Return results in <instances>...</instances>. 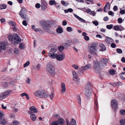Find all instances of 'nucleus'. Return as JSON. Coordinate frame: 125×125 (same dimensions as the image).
Instances as JSON below:
<instances>
[{
	"label": "nucleus",
	"instance_id": "nucleus-1",
	"mask_svg": "<svg viewBox=\"0 0 125 125\" xmlns=\"http://www.w3.org/2000/svg\"><path fill=\"white\" fill-rule=\"evenodd\" d=\"M34 95L40 98H45L48 97L49 95L47 92L43 89H39L34 92Z\"/></svg>",
	"mask_w": 125,
	"mask_h": 125
},
{
	"label": "nucleus",
	"instance_id": "nucleus-2",
	"mask_svg": "<svg viewBox=\"0 0 125 125\" xmlns=\"http://www.w3.org/2000/svg\"><path fill=\"white\" fill-rule=\"evenodd\" d=\"M97 43L94 42L91 44L90 46L88 47V52L94 56H96L97 55Z\"/></svg>",
	"mask_w": 125,
	"mask_h": 125
},
{
	"label": "nucleus",
	"instance_id": "nucleus-3",
	"mask_svg": "<svg viewBox=\"0 0 125 125\" xmlns=\"http://www.w3.org/2000/svg\"><path fill=\"white\" fill-rule=\"evenodd\" d=\"M55 69L54 66L52 62H49L47 64L46 71L49 74L53 76L56 74Z\"/></svg>",
	"mask_w": 125,
	"mask_h": 125
},
{
	"label": "nucleus",
	"instance_id": "nucleus-4",
	"mask_svg": "<svg viewBox=\"0 0 125 125\" xmlns=\"http://www.w3.org/2000/svg\"><path fill=\"white\" fill-rule=\"evenodd\" d=\"M8 38L10 42L14 41L16 43L18 44L21 41V39L19 35L16 34H14L13 35H9Z\"/></svg>",
	"mask_w": 125,
	"mask_h": 125
},
{
	"label": "nucleus",
	"instance_id": "nucleus-5",
	"mask_svg": "<svg viewBox=\"0 0 125 125\" xmlns=\"http://www.w3.org/2000/svg\"><path fill=\"white\" fill-rule=\"evenodd\" d=\"M26 10L23 8H22L19 12V15L20 17L23 19L27 20L28 17L27 14Z\"/></svg>",
	"mask_w": 125,
	"mask_h": 125
},
{
	"label": "nucleus",
	"instance_id": "nucleus-6",
	"mask_svg": "<svg viewBox=\"0 0 125 125\" xmlns=\"http://www.w3.org/2000/svg\"><path fill=\"white\" fill-rule=\"evenodd\" d=\"M93 69L94 71L97 73L101 69L99 63L97 61H94L93 63Z\"/></svg>",
	"mask_w": 125,
	"mask_h": 125
},
{
	"label": "nucleus",
	"instance_id": "nucleus-7",
	"mask_svg": "<svg viewBox=\"0 0 125 125\" xmlns=\"http://www.w3.org/2000/svg\"><path fill=\"white\" fill-rule=\"evenodd\" d=\"M10 91H7L1 93L0 94V100H2L7 97L10 93Z\"/></svg>",
	"mask_w": 125,
	"mask_h": 125
},
{
	"label": "nucleus",
	"instance_id": "nucleus-8",
	"mask_svg": "<svg viewBox=\"0 0 125 125\" xmlns=\"http://www.w3.org/2000/svg\"><path fill=\"white\" fill-rule=\"evenodd\" d=\"M73 79L77 84H79L80 82V79L76 73L74 71L72 72Z\"/></svg>",
	"mask_w": 125,
	"mask_h": 125
},
{
	"label": "nucleus",
	"instance_id": "nucleus-9",
	"mask_svg": "<svg viewBox=\"0 0 125 125\" xmlns=\"http://www.w3.org/2000/svg\"><path fill=\"white\" fill-rule=\"evenodd\" d=\"M29 109L30 110L28 112L29 115H30L31 114H32L33 113H36L38 112L37 108L34 106L30 107Z\"/></svg>",
	"mask_w": 125,
	"mask_h": 125
},
{
	"label": "nucleus",
	"instance_id": "nucleus-10",
	"mask_svg": "<svg viewBox=\"0 0 125 125\" xmlns=\"http://www.w3.org/2000/svg\"><path fill=\"white\" fill-rule=\"evenodd\" d=\"M111 104L113 108L114 109H116L118 108V103L117 101L115 99L112 100Z\"/></svg>",
	"mask_w": 125,
	"mask_h": 125
},
{
	"label": "nucleus",
	"instance_id": "nucleus-11",
	"mask_svg": "<svg viewBox=\"0 0 125 125\" xmlns=\"http://www.w3.org/2000/svg\"><path fill=\"white\" fill-rule=\"evenodd\" d=\"M108 61V59L105 58H102L99 62V63L102 66H104L106 65Z\"/></svg>",
	"mask_w": 125,
	"mask_h": 125
},
{
	"label": "nucleus",
	"instance_id": "nucleus-12",
	"mask_svg": "<svg viewBox=\"0 0 125 125\" xmlns=\"http://www.w3.org/2000/svg\"><path fill=\"white\" fill-rule=\"evenodd\" d=\"M41 4L42 10L43 11L45 10L47 7V4L46 2L44 1H43L41 2Z\"/></svg>",
	"mask_w": 125,
	"mask_h": 125
},
{
	"label": "nucleus",
	"instance_id": "nucleus-13",
	"mask_svg": "<svg viewBox=\"0 0 125 125\" xmlns=\"http://www.w3.org/2000/svg\"><path fill=\"white\" fill-rule=\"evenodd\" d=\"M6 47L5 44L3 42H0V52H1L2 50H5Z\"/></svg>",
	"mask_w": 125,
	"mask_h": 125
},
{
	"label": "nucleus",
	"instance_id": "nucleus-14",
	"mask_svg": "<svg viewBox=\"0 0 125 125\" xmlns=\"http://www.w3.org/2000/svg\"><path fill=\"white\" fill-rule=\"evenodd\" d=\"M40 22L41 24L44 27V30L45 29L46 30H47V29L48 28L49 26V24H47L45 23V22L44 21H40Z\"/></svg>",
	"mask_w": 125,
	"mask_h": 125
},
{
	"label": "nucleus",
	"instance_id": "nucleus-15",
	"mask_svg": "<svg viewBox=\"0 0 125 125\" xmlns=\"http://www.w3.org/2000/svg\"><path fill=\"white\" fill-rule=\"evenodd\" d=\"M61 86L62 88L61 89V93L62 94L64 93L65 92L66 88L65 85L63 83H62L61 84Z\"/></svg>",
	"mask_w": 125,
	"mask_h": 125
},
{
	"label": "nucleus",
	"instance_id": "nucleus-16",
	"mask_svg": "<svg viewBox=\"0 0 125 125\" xmlns=\"http://www.w3.org/2000/svg\"><path fill=\"white\" fill-rule=\"evenodd\" d=\"M92 91H85V95L86 96V98L87 99H88L91 96Z\"/></svg>",
	"mask_w": 125,
	"mask_h": 125
},
{
	"label": "nucleus",
	"instance_id": "nucleus-17",
	"mask_svg": "<svg viewBox=\"0 0 125 125\" xmlns=\"http://www.w3.org/2000/svg\"><path fill=\"white\" fill-rule=\"evenodd\" d=\"M91 85L90 83H87L85 87V91L88 90V91H92L91 89Z\"/></svg>",
	"mask_w": 125,
	"mask_h": 125
},
{
	"label": "nucleus",
	"instance_id": "nucleus-18",
	"mask_svg": "<svg viewBox=\"0 0 125 125\" xmlns=\"http://www.w3.org/2000/svg\"><path fill=\"white\" fill-rule=\"evenodd\" d=\"M95 99H94V106L95 107V108L96 109V110H97L98 109V101L96 97L95 94Z\"/></svg>",
	"mask_w": 125,
	"mask_h": 125
},
{
	"label": "nucleus",
	"instance_id": "nucleus-19",
	"mask_svg": "<svg viewBox=\"0 0 125 125\" xmlns=\"http://www.w3.org/2000/svg\"><path fill=\"white\" fill-rule=\"evenodd\" d=\"M57 54L54 53L49 52V53L48 55L50 57L53 59H54L57 57Z\"/></svg>",
	"mask_w": 125,
	"mask_h": 125
},
{
	"label": "nucleus",
	"instance_id": "nucleus-20",
	"mask_svg": "<svg viewBox=\"0 0 125 125\" xmlns=\"http://www.w3.org/2000/svg\"><path fill=\"white\" fill-rule=\"evenodd\" d=\"M64 57V56L63 55H62L60 54L57 55L56 58H57V59L58 61L61 60L63 59Z\"/></svg>",
	"mask_w": 125,
	"mask_h": 125
},
{
	"label": "nucleus",
	"instance_id": "nucleus-21",
	"mask_svg": "<svg viewBox=\"0 0 125 125\" xmlns=\"http://www.w3.org/2000/svg\"><path fill=\"white\" fill-rule=\"evenodd\" d=\"M30 117L31 120L33 121H35L37 118L35 115L33 113L32 114L30 115Z\"/></svg>",
	"mask_w": 125,
	"mask_h": 125
},
{
	"label": "nucleus",
	"instance_id": "nucleus-22",
	"mask_svg": "<svg viewBox=\"0 0 125 125\" xmlns=\"http://www.w3.org/2000/svg\"><path fill=\"white\" fill-rule=\"evenodd\" d=\"M113 40L111 38L107 37L105 39V41L108 44H110L112 42Z\"/></svg>",
	"mask_w": 125,
	"mask_h": 125
},
{
	"label": "nucleus",
	"instance_id": "nucleus-23",
	"mask_svg": "<svg viewBox=\"0 0 125 125\" xmlns=\"http://www.w3.org/2000/svg\"><path fill=\"white\" fill-rule=\"evenodd\" d=\"M99 46L101 48L100 51H103L105 50L106 49L104 45L103 44H100L99 45Z\"/></svg>",
	"mask_w": 125,
	"mask_h": 125
},
{
	"label": "nucleus",
	"instance_id": "nucleus-24",
	"mask_svg": "<svg viewBox=\"0 0 125 125\" xmlns=\"http://www.w3.org/2000/svg\"><path fill=\"white\" fill-rule=\"evenodd\" d=\"M107 7H109V8H110V3L108 2H106L104 8V11L105 12H107V11L106 10V9Z\"/></svg>",
	"mask_w": 125,
	"mask_h": 125
},
{
	"label": "nucleus",
	"instance_id": "nucleus-25",
	"mask_svg": "<svg viewBox=\"0 0 125 125\" xmlns=\"http://www.w3.org/2000/svg\"><path fill=\"white\" fill-rule=\"evenodd\" d=\"M69 124L70 125H76L75 120L73 118L71 120Z\"/></svg>",
	"mask_w": 125,
	"mask_h": 125
},
{
	"label": "nucleus",
	"instance_id": "nucleus-26",
	"mask_svg": "<svg viewBox=\"0 0 125 125\" xmlns=\"http://www.w3.org/2000/svg\"><path fill=\"white\" fill-rule=\"evenodd\" d=\"M6 120L5 119L2 118L0 120V124L3 125H5L6 123Z\"/></svg>",
	"mask_w": 125,
	"mask_h": 125
},
{
	"label": "nucleus",
	"instance_id": "nucleus-27",
	"mask_svg": "<svg viewBox=\"0 0 125 125\" xmlns=\"http://www.w3.org/2000/svg\"><path fill=\"white\" fill-rule=\"evenodd\" d=\"M58 123L59 124H60L61 125L63 124L64 123V119L62 118H59L58 119Z\"/></svg>",
	"mask_w": 125,
	"mask_h": 125
},
{
	"label": "nucleus",
	"instance_id": "nucleus-28",
	"mask_svg": "<svg viewBox=\"0 0 125 125\" xmlns=\"http://www.w3.org/2000/svg\"><path fill=\"white\" fill-rule=\"evenodd\" d=\"M84 66L86 70L90 69L91 67V65L90 64H88Z\"/></svg>",
	"mask_w": 125,
	"mask_h": 125
},
{
	"label": "nucleus",
	"instance_id": "nucleus-29",
	"mask_svg": "<svg viewBox=\"0 0 125 125\" xmlns=\"http://www.w3.org/2000/svg\"><path fill=\"white\" fill-rule=\"evenodd\" d=\"M57 32L59 33H61L63 32V30L62 28L59 27L56 29Z\"/></svg>",
	"mask_w": 125,
	"mask_h": 125
},
{
	"label": "nucleus",
	"instance_id": "nucleus-30",
	"mask_svg": "<svg viewBox=\"0 0 125 125\" xmlns=\"http://www.w3.org/2000/svg\"><path fill=\"white\" fill-rule=\"evenodd\" d=\"M109 73L111 75H113L115 73V70L112 69L109 71Z\"/></svg>",
	"mask_w": 125,
	"mask_h": 125
},
{
	"label": "nucleus",
	"instance_id": "nucleus-31",
	"mask_svg": "<svg viewBox=\"0 0 125 125\" xmlns=\"http://www.w3.org/2000/svg\"><path fill=\"white\" fill-rule=\"evenodd\" d=\"M121 78L122 79H125V72H123L120 75Z\"/></svg>",
	"mask_w": 125,
	"mask_h": 125
},
{
	"label": "nucleus",
	"instance_id": "nucleus-32",
	"mask_svg": "<svg viewBox=\"0 0 125 125\" xmlns=\"http://www.w3.org/2000/svg\"><path fill=\"white\" fill-rule=\"evenodd\" d=\"M49 4L50 5H56V3L54 0H51L50 1Z\"/></svg>",
	"mask_w": 125,
	"mask_h": 125
},
{
	"label": "nucleus",
	"instance_id": "nucleus-33",
	"mask_svg": "<svg viewBox=\"0 0 125 125\" xmlns=\"http://www.w3.org/2000/svg\"><path fill=\"white\" fill-rule=\"evenodd\" d=\"M57 51V49L55 48H52L50 50L49 52L52 53H54Z\"/></svg>",
	"mask_w": 125,
	"mask_h": 125
},
{
	"label": "nucleus",
	"instance_id": "nucleus-34",
	"mask_svg": "<svg viewBox=\"0 0 125 125\" xmlns=\"http://www.w3.org/2000/svg\"><path fill=\"white\" fill-rule=\"evenodd\" d=\"M41 65L40 64H38L35 67H34V69L36 70H38L40 68Z\"/></svg>",
	"mask_w": 125,
	"mask_h": 125
},
{
	"label": "nucleus",
	"instance_id": "nucleus-35",
	"mask_svg": "<svg viewBox=\"0 0 125 125\" xmlns=\"http://www.w3.org/2000/svg\"><path fill=\"white\" fill-rule=\"evenodd\" d=\"M86 70L84 66L82 67L79 69V71L82 73H83Z\"/></svg>",
	"mask_w": 125,
	"mask_h": 125
},
{
	"label": "nucleus",
	"instance_id": "nucleus-36",
	"mask_svg": "<svg viewBox=\"0 0 125 125\" xmlns=\"http://www.w3.org/2000/svg\"><path fill=\"white\" fill-rule=\"evenodd\" d=\"M9 24L10 25L12 26L13 27H15L16 23L15 22L13 21H9Z\"/></svg>",
	"mask_w": 125,
	"mask_h": 125
},
{
	"label": "nucleus",
	"instance_id": "nucleus-37",
	"mask_svg": "<svg viewBox=\"0 0 125 125\" xmlns=\"http://www.w3.org/2000/svg\"><path fill=\"white\" fill-rule=\"evenodd\" d=\"M58 49L60 52H62L64 49V47L62 46L58 47Z\"/></svg>",
	"mask_w": 125,
	"mask_h": 125
},
{
	"label": "nucleus",
	"instance_id": "nucleus-38",
	"mask_svg": "<svg viewBox=\"0 0 125 125\" xmlns=\"http://www.w3.org/2000/svg\"><path fill=\"white\" fill-rule=\"evenodd\" d=\"M120 28V27H119V26L118 25H116L114 26V27L113 29L116 31H119V29Z\"/></svg>",
	"mask_w": 125,
	"mask_h": 125
},
{
	"label": "nucleus",
	"instance_id": "nucleus-39",
	"mask_svg": "<svg viewBox=\"0 0 125 125\" xmlns=\"http://www.w3.org/2000/svg\"><path fill=\"white\" fill-rule=\"evenodd\" d=\"M67 31L68 32H71L73 31V28L71 27H68L66 29Z\"/></svg>",
	"mask_w": 125,
	"mask_h": 125
},
{
	"label": "nucleus",
	"instance_id": "nucleus-40",
	"mask_svg": "<svg viewBox=\"0 0 125 125\" xmlns=\"http://www.w3.org/2000/svg\"><path fill=\"white\" fill-rule=\"evenodd\" d=\"M59 123L58 121H54L52 122L51 124V125H58Z\"/></svg>",
	"mask_w": 125,
	"mask_h": 125
},
{
	"label": "nucleus",
	"instance_id": "nucleus-41",
	"mask_svg": "<svg viewBox=\"0 0 125 125\" xmlns=\"http://www.w3.org/2000/svg\"><path fill=\"white\" fill-rule=\"evenodd\" d=\"M120 112L121 115H125V110H120Z\"/></svg>",
	"mask_w": 125,
	"mask_h": 125
},
{
	"label": "nucleus",
	"instance_id": "nucleus-42",
	"mask_svg": "<svg viewBox=\"0 0 125 125\" xmlns=\"http://www.w3.org/2000/svg\"><path fill=\"white\" fill-rule=\"evenodd\" d=\"M113 25L112 24H111L110 25H107L106 27L107 29H111L113 28Z\"/></svg>",
	"mask_w": 125,
	"mask_h": 125
},
{
	"label": "nucleus",
	"instance_id": "nucleus-43",
	"mask_svg": "<svg viewBox=\"0 0 125 125\" xmlns=\"http://www.w3.org/2000/svg\"><path fill=\"white\" fill-rule=\"evenodd\" d=\"M25 45L24 44L21 43L19 46L21 50L23 49L24 48Z\"/></svg>",
	"mask_w": 125,
	"mask_h": 125
},
{
	"label": "nucleus",
	"instance_id": "nucleus-44",
	"mask_svg": "<svg viewBox=\"0 0 125 125\" xmlns=\"http://www.w3.org/2000/svg\"><path fill=\"white\" fill-rule=\"evenodd\" d=\"M120 122L121 125H124L125 124V119H123L121 120H120Z\"/></svg>",
	"mask_w": 125,
	"mask_h": 125
},
{
	"label": "nucleus",
	"instance_id": "nucleus-45",
	"mask_svg": "<svg viewBox=\"0 0 125 125\" xmlns=\"http://www.w3.org/2000/svg\"><path fill=\"white\" fill-rule=\"evenodd\" d=\"M54 94L52 92L51 93V94L49 95V97L51 100H52L53 99V97L54 96Z\"/></svg>",
	"mask_w": 125,
	"mask_h": 125
},
{
	"label": "nucleus",
	"instance_id": "nucleus-46",
	"mask_svg": "<svg viewBox=\"0 0 125 125\" xmlns=\"http://www.w3.org/2000/svg\"><path fill=\"white\" fill-rule=\"evenodd\" d=\"M30 62L29 61L26 62L24 64L23 67H25L28 66L30 64Z\"/></svg>",
	"mask_w": 125,
	"mask_h": 125
},
{
	"label": "nucleus",
	"instance_id": "nucleus-47",
	"mask_svg": "<svg viewBox=\"0 0 125 125\" xmlns=\"http://www.w3.org/2000/svg\"><path fill=\"white\" fill-rule=\"evenodd\" d=\"M41 6L40 4L39 3H37L36 4L35 7L37 9L39 8Z\"/></svg>",
	"mask_w": 125,
	"mask_h": 125
},
{
	"label": "nucleus",
	"instance_id": "nucleus-48",
	"mask_svg": "<svg viewBox=\"0 0 125 125\" xmlns=\"http://www.w3.org/2000/svg\"><path fill=\"white\" fill-rule=\"evenodd\" d=\"M72 67L76 69H77L78 68V66L76 64H73L72 65Z\"/></svg>",
	"mask_w": 125,
	"mask_h": 125
},
{
	"label": "nucleus",
	"instance_id": "nucleus-49",
	"mask_svg": "<svg viewBox=\"0 0 125 125\" xmlns=\"http://www.w3.org/2000/svg\"><path fill=\"white\" fill-rule=\"evenodd\" d=\"M117 52L119 53H121L122 52V50L120 49H117L116 50Z\"/></svg>",
	"mask_w": 125,
	"mask_h": 125
},
{
	"label": "nucleus",
	"instance_id": "nucleus-50",
	"mask_svg": "<svg viewBox=\"0 0 125 125\" xmlns=\"http://www.w3.org/2000/svg\"><path fill=\"white\" fill-rule=\"evenodd\" d=\"M1 7V9H5L6 8L7 6L5 4H2L0 5Z\"/></svg>",
	"mask_w": 125,
	"mask_h": 125
},
{
	"label": "nucleus",
	"instance_id": "nucleus-51",
	"mask_svg": "<svg viewBox=\"0 0 125 125\" xmlns=\"http://www.w3.org/2000/svg\"><path fill=\"white\" fill-rule=\"evenodd\" d=\"M73 42L74 44H76L78 43L79 41L77 39H75L73 40Z\"/></svg>",
	"mask_w": 125,
	"mask_h": 125
},
{
	"label": "nucleus",
	"instance_id": "nucleus-52",
	"mask_svg": "<svg viewBox=\"0 0 125 125\" xmlns=\"http://www.w3.org/2000/svg\"><path fill=\"white\" fill-rule=\"evenodd\" d=\"M78 103L79 104H81V99L80 97L79 96L78 97Z\"/></svg>",
	"mask_w": 125,
	"mask_h": 125
},
{
	"label": "nucleus",
	"instance_id": "nucleus-53",
	"mask_svg": "<svg viewBox=\"0 0 125 125\" xmlns=\"http://www.w3.org/2000/svg\"><path fill=\"white\" fill-rule=\"evenodd\" d=\"M122 19L121 18H119L118 19V22L119 23H122Z\"/></svg>",
	"mask_w": 125,
	"mask_h": 125
},
{
	"label": "nucleus",
	"instance_id": "nucleus-54",
	"mask_svg": "<svg viewBox=\"0 0 125 125\" xmlns=\"http://www.w3.org/2000/svg\"><path fill=\"white\" fill-rule=\"evenodd\" d=\"M120 13L121 14L123 15L125 13V11L124 10H122V8H121L120 11Z\"/></svg>",
	"mask_w": 125,
	"mask_h": 125
},
{
	"label": "nucleus",
	"instance_id": "nucleus-55",
	"mask_svg": "<svg viewBox=\"0 0 125 125\" xmlns=\"http://www.w3.org/2000/svg\"><path fill=\"white\" fill-rule=\"evenodd\" d=\"M108 14L110 15H111L112 16H113L114 15V13L111 11H110L108 12Z\"/></svg>",
	"mask_w": 125,
	"mask_h": 125
},
{
	"label": "nucleus",
	"instance_id": "nucleus-56",
	"mask_svg": "<svg viewBox=\"0 0 125 125\" xmlns=\"http://www.w3.org/2000/svg\"><path fill=\"white\" fill-rule=\"evenodd\" d=\"M93 23L96 26H97L98 24V22L96 21H93Z\"/></svg>",
	"mask_w": 125,
	"mask_h": 125
},
{
	"label": "nucleus",
	"instance_id": "nucleus-57",
	"mask_svg": "<svg viewBox=\"0 0 125 125\" xmlns=\"http://www.w3.org/2000/svg\"><path fill=\"white\" fill-rule=\"evenodd\" d=\"M119 27H120L119 31H121L124 30V28L121 25H120Z\"/></svg>",
	"mask_w": 125,
	"mask_h": 125
},
{
	"label": "nucleus",
	"instance_id": "nucleus-58",
	"mask_svg": "<svg viewBox=\"0 0 125 125\" xmlns=\"http://www.w3.org/2000/svg\"><path fill=\"white\" fill-rule=\"evenodd\" d=\"M3 116V112L2 111H0V119Z\"/></svg>",
	"mask_w": 125,
	"mask_h": 125
},
{
	"label": "nucleus",
	"instance_id": "nucleus-59",
	"mask_svg": "<svg viewBox=\"0 0 125 125\" xmlns=\"http://www.w3.org/2000/svg\"><path fill=\"white\" fill-rule=\"evenodd\" d=\"M111 46L112 48H114L115 47L116 45L114 43H112L111 44Z\"/></svg>",
	"mask_w": 125,
	"mask_h": 125
},
{
	"label": "nucleus",
	"instance_id": "nucleus-60",
	"mask_svg": "<svg viewBox=\"0 0 125 125\" xmlns=\"http://www.w3.org/2000/svg\"><path fill=\"white\" fill-rule=\"evenodd\" d=\"M22 24L25 26H26L27 25V23L26 21L24 20L22 22Z\"/></svg>",
	"mask_w": 125,
	"mask_h": 125
},
{
	"label": "nucleus",
	"instance_id": "nucleus-61",
	"mask_svg": "<svg viewBox=\"0 0 125 125\" xmlns=\"http://www.w3.org/2000/svg\"><path fill=\"white\" fill-rule=\"evenodd\" d=\"M73 15L78 20H79V19H80V17L78 16V15H77L75 14H74Z\"/></svg>",
	"mask_w": 125,
	"mask_h": 125
},
{
	"label": "nucleus",
	"instance_id": "nucleus-62",
	"mask_svg": "<svg viewBox=\"0 0 125 125\" xmlns=\"http://www.w3.org/2000/svg\"><path fill=\"white\" fill-rule=\"evenodd\" d=\"M79 20L81 22H83L84 23H85V21L81 18H80V19H79Z\"/></svg>",
	"mask_w": 125,
	"mask_h": 125
},
{
	"label": "nucleus",
	"instance_id": "nucleus-63",
	"mask_svg": "<svg viewBox=\"0 0 125 125\" xmlns=\"http://www.w3.org/2000/svg\"><path fill=\"white\" fill-rule=\"evenodd\" d=\"M84 38L85 40L86 41H88L89 40V37L87 36L84 37Z\"/></svg>",
	"mask_w": 125,
	"mask_h": 125
},
{
	"label": "nucleus",
	"instance_id": "nucleus-64",
	"mask_svg": "<svg viewBox=\"0 0 125 125\" xmlns=\"http://www.w3.org/2000/svg\"><path fill=\"white\" fill-rule=\"evenodd\" d=\"M113 9L114 11H116L118 9V7L116 6H115L113 8Z\"/></svg>",
	"mask_w": 125,
	"mask_h": 125
}]
</instances>
